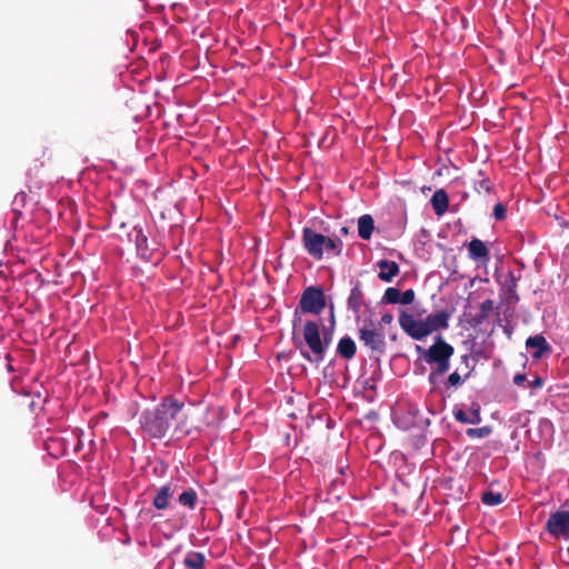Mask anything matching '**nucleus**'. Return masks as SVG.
<instances>
[{
	"label": "nucleus",
	"instance_id": "nucleus-1",
	"mask_svg": "<svg viewBox=\"0 0 569 569\" xmlns=\"http://www.w3.org/2000/svg\"><path fill=\"white\" fill-rule=\"evenodd\" d=\"M192 411L184 402L173 396H166L152 409H146L140 416L142 430L151 438L161 439L173 426V432L178 437H186L200 432L201 429L193 425Z\"/></svg>",
	"mask_w": 569,
	"mask_h": 569
},
{
	"label": "nucleus",
	"instance_id": "nucleus-2",
	"mask_svg": "<svg viewBox=\"0 0 569 569\" xmlns=\"http://www.w3.org/2000/svg\"><path fill=\"white\" fill-rule=\"evenodd\" d=\"M292 343L299 350L300 356L310 363L319 365L323 361V345L320 333V325L309 320L302 329V338L293 335Z\"/></svg>",
	"mask_w": 569,
	"mask_h": 569
},
{
	"label": "nucleus",
	"instance_id": "nucleus-3",
	"mask_svg": "<svg viewBox=\"0 0 569 569\" xmlns=\"http://www.w3.org/2000/svg\"><path fill=\"white\" fill-rule=\"evenodd\" d=\"M301 241L305 250L315 260H321L325 253H327L328 258L339 257L343 248L340 238L327 237L309 227L302 229Z\"/></svg>",
	"mask_w": 569,
	"mask_h": 569
},
{
	"label": "nucleus",
	"instance_id": "nucleus-4",
	"mask_svg": "<svg viewBox=\"0 0 569 569\" xmlns=\"http://www.w3.org/2000/svg\"><path fill=\"white\" fill-rule=\"evenodd\" d=\"M416 350L427 363L437 366L436 370L429 375L430 382H433L436 377L442 376L449 370L450 358L455 352L453 347L445 341L441 336H438L428 349L417 346Z\"/></svg>",
	"mask_w": 569,
	"mask_h": 569
},
{
	"label": "nucleus",
	"instance_id": "nucleus-5",
	"mask_svg": "<svg viewBox=\"0 0 569 569\" xmlns=\"http://www.w3.org/2000/svg\"><path fill=\"white\" fill-rule=\"evenodd\" d=\"M359 340L379 359L387 350L386 331L371 319L363 321L358 330Z\"/></svg>",
	"mask_w": 569,
	"mask_h": 569
},
{
	"label": "nucleus",
	"instance_id": "nucleus-6",
	"mask_svg": "<svg viewBox=\"0 0 569 569\" xmlns=\"http://www.w3.org/2000/svg\"><path fill=\"white\" fill-rule=\"evenodd\" d=\"M545 530L556 540H569V510H557L549 515Z\"/></svg>",
	"mask_w": 569,
	"mask_h": 569
},
{
	"label": "nucleus",
	"instance_id": "nucleus-7",
	"mask_svg": "<svg viewBox=\"0 0 569 569\" xmlns=\"http://www.w3.org/2000/svg\"><path fill=\"white\" fill-rule=\"evenodd\" d=\"M299 307L302 312L320 315L326 307L325 292L321 288L309 287L300 298Z\"/></svg>",
	"mask_w": 569,
	"mask_h": 569
},
{
	"label": "nucleus",
	"instance_id": "nucleus-8",
	"mask_svg": "<svg viewBox=\"0 0 569 569\" xmlns=\"http://www.w3.org/2000/svg\"><path fill=\"white\" fill-rule=\"evenodd\" d=\"M400 328L412 339L422 340L429 336V330L423 320H416L411 313L401 311L399 315Z\"/></svg>",
	"mask_w": 569,
	"mask_h": 569
},
{
	"label": "nucleus",
	"instance_id": "nucleus-9",
	"mask_svg": "<svg viewBox=\"0 0 569 569\" xmlns=\"http://www.w3.org/2000/svg\"><path fill=\"white\" fill-rule=\"evenodd\" d=\"M450 312L441 310L436 313H431L423 319L426 327L429 330V335L440 329H447L449 327Z\"/></svg>",
	"mask_w": 569,
	"mask_h": 569
},
{
	"label": "nucleus",
	"instance_id": "nucleus-10",
	"mask_svg": "<svg viewBox=\"0 0 569 569\" xmlns=\"http://www.w3.org/2000/svg\"><path fill=\"white\" fill-rule=\"evenodd\" d=\"M453 416L456 420L461 423L478 425L481 422L480 406L478 403L471 405L470 412H466L462 409H457L453 411Z\"/></svg>",
	"mask_w": 569,
	"mask_h": 569
},
{
	"label": "nucleus",
	"instance_id": "nucleus-11",
	"mask_svg": "<svg viewBox=\"0 0 569 569\" xmlns=\"http://www.w3.org/2000/svg\"><path fill=\"white\" fill-rule=\"evenodd\" d=\"M377 266L379 268L378 278L383 282H391L400 272V268L395 261L380 260Z\"/></svg>",
	"mask_w": 569,
	"mask_h": 569
},
{
	"label": "nucleus",
	"instance_id": "nucleus-12",
	"mask_svg": "<svg viewBox=\"0 0 569 569\" xmlns=\"http://www.w3.org/2000/svg\"><path fill=\"white\" fill-rule=\"evenodd\" d=\"M518 280L519 277H516L512 271H509L505 281L501 283V289L506 299L510 302H517L519 300V296L517 295Z\"/></svg>",
	"mask_w": 569,
	"mask_h": 569
},
{
	"label": "nucleus",
	"instance_id": "nucleus-13",
	"mask_svg": "<svg viewBox=\"0 0 569 569\" xmlns=\"http://www.w3.org/2000/svg\"><path fill=\"white\" fill-rule=\"evenodd\" d=\"M430 202L437 216L441 217L448 211L449 197L445 189L436 190L430 199Z\"/></svg>",
	"mask_w": 569,
	"mask_h": 569
},
{
	"label": "nucleus",
	"instance_id": "nucleus-14",
	"mask_svg": "<svg viewBox=\"0 0 569 569\" xmlns=\"http://www.w3.org/2000/svg\"><path fill=\"white\" fill-rule=\"evenodd\" d=\"M468 256L472 260H489V250L480 239H472L468 244Z\"/></svg>",
	"mask_w": 569,
	"mask_h": 569
},
{
	"label": "nucleus",
	"instance_id": "nucleus-15",
	"mask_svg": "<svg viewBox=\"0 0 569 569\" xmlns=\"http://www.w3.org/2000/svg\"><path fill=\"white\" fill-rule=\"evenodd\" d=\"M348 308L350 310L353 311V313L358 315L359 311H360V308L363 306L365 303V297H363V292H362V289H361V286H360V282H357L351 291H350V296L348 298Z\"/></svg>",
	"mask_w": 569,
	"mask_h": 569
},
{
	"label": "nucleus",
	"instance_id": "nucleus-16",
	"mask_svg": "<svg viewBox=\"0 0 569 569\" xmlns=\"http://www.w3.org/2000/svg\"><path fill=\"white\" fill-rule=\"evenodd\" d=\"M526 346L529 348H536V351L532 353V357L538 359L541 358L542 355L550 350V346L541 335L531 336L527 339Z\"/></svg>",
	"mask_w": 569,
	"mask_h": 569
},
{
	"label": "nucleus",
	"instance_id": "nucleus-17",
	"mask_svg": "<svg viewBox=\"0 0 569 569\" xmlns=\"http://www.w3.org/2000/svg\"><path fill=\"white\" fill-rule=\"evenodd\" d=\"M492 310H493V300L492 299H486L485 301H482L480 305L479 312L477 315H475L472 317V319L470 320L471 326L479 327V326L483 325L488 320Z\"/></svg>",
	"mask_w": 569,
	"mask_h": 569
},
{
	"label": "nucleus",
	"instance_id": "nucleus-18",
	"mask_svg": "<svg viewBox=\"0 0 569 569\" xmlns=\"http://www.w3.org/2000/svg\"><path fill=\"white\" fill-rule=\"evenodd\" d=\"M173 490L170 485L160 487L153 498V506L158 510H163L169 506V499L172 497Z\"/></svg>",
	"mask_w": 569,
	"mask_h": 569
},
{
	"label": "nucleus",
	"instance_id": "nucleus-19",
	"mask_svg": "<svg viewBox=\"0 0 569 569\" xmlns=\"http://www.w3.org/2000/svg\"><path fill=\"white\" fill-rule=\"evenodd\" d=\"M356 351H357V346L350 337L346 336L339 340L338 346H337V352L343 359H347V360L352 359L356 355Z\"/></svg>",
	"mask_w": 569,
	"mask_h": 569
},
{
	"label": "nucleus",
	"instance_id": "nucleus-20",
	"mask_svg": "<svg viewBox=\"0 0 569 569\" xmlns=\"http://www.w3.org/2000/svg\"><path fill=\"white\" fill-rule=\"evenodd\" d=\"M375 230V221L370 214H363L358 219V234L363 240H369Z\"/></svg>",
	"mask_w": 569,
	"mask_h": 569
},
{
	"label": "nucleus",
	"instance_id": "nucleus-21",
	"mask_svg": "<svg viewBox=\"0 0 569 569\" xmlns=\"http://www.w3.org/2000/svg\"><path fill=\"white\" fill-rule=\"evenodd\" d=\"M183 565L190 569H204L206 557L202 552L190 551L186 555Z\"/></svg>",
	"mask_w": 569,
	"mask_h": 569
},
{
	"label": "nucleus",
	"instance_id": "nucleus-22",
	"mask_svg": "<svg viewBox=\"0 0 569 569\" xmlns=\"http://www.w3.org/2000/svg\"><path fill=\"white\" fill-rule=\"evenodd\" d=\"M198 500V495L193 489H188L180 493L178 501L180 505L188 507L189 509H194Z\"/></svg>",
	"mask_w": 569,
	"mask_h": 569
},
{
	"label": "nucleus",
	"instance_id": "nucleus-23",
	"mask_svg": "<svg viewBox=\"0 0 569 569\" xmlns=\"http://www.w3.org/2000/svg\"><path fill=\"white\" fill-rule=\"evenodd\" d=\"M481 501L487 506H498L503 501V497L500 492L485 491Z\"/></svg>",
	"mask_w": 569,
	"mask_h": 569
},
{
	"label": "nucleus",
	"instance_id": "nucleus-24",
	"mask_svg": "<svg viewBox=\"0 0 569 569\" xmlns=\"http://www.w3.org/2000/svg\"><path fill=\"white\" fill-rule=\"evenodd\" d=\"M382 301L390 305L401 303V292L393 287L386 289Z\"/></svg>",
	"mask_w": 569,
	"mask_h": 569
},
{
	"label": "nucleus",
	"instance_id": "nucleus-25",
	"mask_svg": "<svg viewBox=\"0 0 569 569\" xmlns=\"http://www.w3.org/2000/svg\"><path fill=\"white\" fill-rule=\"evenodd\" d=\"M492 429L490 426H483L481 428H469L466 433L470 438H485L491 433Z\"/></svg>",
	"mask_w": 569,
	"mask_h": 569
},
{
	"label": "nucleus",
	"instance_id": "nucleus-26",
	"mask_svg": "<svg viewBox=\"0 0 569 569\" xmlns=\"http://www.w3.org/2000/svg\"><path fill=\"white\" fill-rule=\"evenodd\" d=\"M148 239L147 237L143 234L142 230L139 229L137 230V234H136V246H137V250L141 253V254H144L146 251L148 250Z\"/></svg>",
	"mask_w": 569,
	"mask_h": 569
},
{
	"label": "nucleus",
	"instance_id": "nucleus-27",
	"mask_svg": "<svg viewBox=\"0 0 569 569\" xmlns=\"http://www.w3.org/2000/svg\"><path fill=\"white\" fill-rule=\"evenodd\" d=\"M506 214H507L506 207L501 202L496 203L493 207L495 219L498 221L503 220L506 218Z\"/></svg>",
	"mask_w": 569,
	"mask_h": 569
},
{
	"label": "nucleus",
	"instance_id": "nucleus-28",
	"mask_svg": "<svg viewBox=\"0 0 569 569\" xmlns=\"http://www.w3.org/2000/svg\"><path fill=\"white\" fill-rule=\"evenodd\" d=\"M416 297L413 289H408L405 292H401V305H410L413 302Z\"/></svg>",
	"mask_w": 569,
	"mask_h": 569
},
{
	"label": "nucleus",
	"instance_id": "nucleus-29",
	"mask_svg": "<svg viewBox=\"0 0 569 569\" xmlns=\"http://www.w3.org/2000/svg\"><path fill=\"white\" fill-rule=\"evenodd\" d=\"M462 382H463V379L461 378V376L457 371L450 373L449 377H448V385L450 387L461 386Z\"/></svg>",
	"mask_w": 569,
	"mask_h": 569
},
{
	"label": "nucleus",
	"instance_id": "nucleus-30",
	"mask_svg": "<svg viewBox=\"0 0 569 569\" xmlns=\"http://www.w3.org/2000/svg\"><path fill=\"white\" fill-rule=\"evenodd\" d=\"M393 321V316L389 312H386L381 316L380 320L376 322V325L380 326L382 329H385V326L391 325Z\"/></svg>",
	"mask_w": 569,
	"mask_h": 569
},
{
	"label": "nucleus",
	"instance_id": "nucleus-31",
	"mask_svg": "<svg viewBox=\"0 0 569 569\" xmlns=\"http://www.w3.org/2000/svg\"><path fill=\"white\" fill-rule=\"evenodd\" d=\"M321 339H322V343H325L323 345V356H325L329 345L331 343V339H332L331 333H328L325 331Z\"/></svg>",
	"mask_w": 569,
	"mask_h": 569
},
{
	"label": "nucleus",
	"instance_id": "nucleus-32",
	"mask_svg": "<svg viewBox=\"0 0 569 569\" xmlns=\"http://www.w3.org/2000/svg\"><path fill=\"white\" fill-rule=\"evenodd\" d=\"M526 380H527V378H526L525 373H517L513 377V383L517 386H521Z\"/></svg>",
	"mask_w": 569,
	"mask_h": 569
},
{
	"label": "nucleus",
	"instance_id": "nucleus-33",
	"mask_svg": "<svg viewBox=\"0 0 569 569\" xmlns=\"http://www.w3.org/2000/svg\"><path fill=\"white\" fill-rule=\"evenodd\" d=\"M531 388H541L543 386V380L540 377H536L535 380L529 382Z\"/></svg>",
	"mask_w": 569,
	"mask_h": 569
},
{
	"label": "nucleus",
	"instance_id": "nucleus-34",
	"mask_svg": "<svg viewBox=\"0 0 569 569\" xmlns=\"http://www.w3.org/2000/svg\"><path fill=\"white\" fill-rule=\"evenodd\" d=\"M480 187L486 191H490L491 183L488 179H483L480 181Z\"/></svg>",
	"mask_w": 569,
	"mask_h": 569
}]
</instances>
